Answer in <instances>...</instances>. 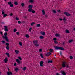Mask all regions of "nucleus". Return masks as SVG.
<instances>
[{
  "instance_id": "ea45409f",
  "label": "nucleus",
  "mask_w": 75,
  "mask_h": 75,
  "mask_svg": "<svg viewBox=\"0 0 75 75\" xmlns=\"http://www.w3.org/2000/svg\"><path fill=\"white\" fill-rule=\"evenodd\" d=\"M2 14L3 15L4 14V10H3L2 12Z\"/></svg>"
},
{
  "instance_id": "5fc2aeb1",
  "label": "nucleus",
  "mask_w": 75,
  "mask_h": 75,
  "mask_svg": "<svg viewBox=\"0 0 75 75\" xmlns=\"http://www.w3.org/2000/svg\"><path fill=\"white\" fill-rule=\"evenodd\" d=\"M63 19H64L63 20L64 21H66V19H65V18H64Z\"/></svg>"
},
{
  "instance_id": "a211bd4d",
  "label": "nucleus",
  "mask_w": 75,
  "mask_h": 75,
  "mask_svg": "<svg viewBox=\"0 0 75 75\" xmlns=\"http://www.w3.org/2000/svg\"><path fill=\"white\" fill-rule=\"evenodd\" d=\"M32 10H33V9H32V8H31L30 9H29L28 10V11H29V12H31Z\"/></svg>"
},
{
  "instance_id": "cd10ccee",
  "label": "nucleus",
  "mask_w": 75,
  "mask_h": 75,
  "mask_svg": "<svg viewBox=\"0 0 75 75\" xmlns=\"http://www.w3.org/2000/svg\"><path fill=\"white\" fill-rule=\"evenodd\" d=\"M14 4L15 5H18V2H15Z\"/></svg>"
},
{
  "instance_id": "e2e57ef3",
  "label": "nucleus",
  "mask_w": 75,
  "mask_h": 75,
  "mask_svg": "<svg viewBox=\"0 0 75 75\" xmlns=\"http://www.w3.org/2000/svg\"><path fill=\"white\" fill-rule=\"evenodd\" d=\"M50 60H49L48 61V63H50Z\"/></svg>"
},
{
  "instance_id": "79ce46f5",
  "label": "nucleus",
  "mask_w": 75,
  "mask_h": 75,
  "mask_svg": "<svg viewBox=\"0 0 75 75\" xmlns=\"http://www.w3.org/2000/svg\"><path fill=\"white\" fill-rule=\"evenodd\" d=\"M18 58H19V59H20V61L22 60V59L20 57H18Z\"/></svg>"
},
{
  "instance_id": "f704fd0d",
  "label": "nucleus",
  "mask_w": 75,
  "mask_h": 75,
  "mask_svg": "<svg viewBox=\"0 0 75 75\" xmlns=\"http://www.w3.org/2000/svg\"><path fill=\"white\" fill-rule=\"evenodd\" d=\"M73 41V40H69V43H71V42H72Z\"/></svg>"
},
{
  "instance_id": "aec40b11",
  "label": "nucleus",
  "mask_w": 75,
  "mask_h": 75,
  "mask_svg": "<svg viewBox=\"0 0 75 75\" xmlns=\"http://www.w3.org/2000/svg\"><path fill=\"white\" fill-rule=\"evenodd\" d=\"M42 13L43 15H45V11L44 9L42 10Z\"/></svg>"
},
{
  "instance_id": "e433bc0d",
  "label": "nucleus",
  "mask_w": 75,
  "mask_h": 75,
  "mask_svg": "<svg viewBox=\"0 0 75 75\" xmlns=\"http://www.w3.org/2000/svg\"><path fill=\"white\" fill-rule=\"evenodd\" d=\"M10 6L11 7H13V4H11L10 5Z\"/></svg>"
},
{
  "instance_id": "0eeeda50",
  "label": "nucleus",
  "mask_w": 75,
  "mask_h": 75,
  "mask_svg": "<svg viewBox=\"0 0 75 75\" xmlns=\"http://www.w3.org/2000/svg\"><path fill=\"white\" fill-rule=\"evenodd\" d=\"M7 75H13V73L11 72L8 71L7 73Z\"/></svg>"
},
{
  "instance_id": "4d7b16f0",
  "label": "nucleus",
  "mask_w": 75,
  "mask_h": 75,
  "mask_svg": "<svg viewBox=\"0 0 75 75\" xmlns=\"http://www.w3.org/2000/svg\"><path fill=\"white\" fill-rule=\"evenodd\" d=\"M16 65H17V64H16V63H15L14 64V66H15V67H16Z\"/></svg>"
},
{
  "instance_id": "412c9836",
  "label": "nucleus",
  "mask_w": 75,
  "mask_h": 75,
  "mask_svg": "<svg viewBox=\"0 0 75 75\" xmlns=\"http://www.w3.org/2000/svg\"><path fill=\"white\" fill-rule=\"evenodd\" d=\"M19 44L20 46H22V45H23V43H22V42H19Z\"/></svg>"
},
{
  "instance_id": "2eb2a0df",
  "label": "nucleus",
  "mask_w": 75,
  "mask_h": 75,
  "mask_svg": "<svg viewBox=\"0 0 75 75\" xmlns=\"http://www.w3.org/2000/svg\"><path fill=\"white\" fill-rule=\"evenodd\" d=\"M40 39H44V36H40Z\"/></svg>"
},
{
  "instance_id": "c756f323",
  "label": "nucleus",
  "mask_w": 75,
  "mask_h": 75,
  "mask_svg": "<svg viewBox=\"0 0 75 75\" xmlns=\"http://www.w3.org/2000/svg\"><path fill=\"white\" fill-rule=\"evenodd\" d=\"M7 14H4V17H7Z\"/></svg>"
},
{
  "instance_id": "2f4dec72",
  "label": "nucleus",
  "mask_w": 75,
  "mask_h": 75,
  "mask_svg": "<svg viewBox=\"0 0 75 75\" xmlns=\"http://www.w3.org/2000/svg\"><path fill=\"white\" fill-rule=\"evenodd\" d=\"M25 37H26V38H29V37H30V36L28 35H25Z\"/></svg>"
},
{
  "instance_id": "dca6fc26",
  "label": "nucleus",
  "mask_w": 75,
  "mask_h": 75,
  "mask_svg": "<svg viewBox=\"0 0 75 75\" xmlns=\"http://www.w3.org/2000/svg\"><path fill=\"white\" fill-rule=\"evenodd\" d=\"M55 36H56V37H60V35L56 33L55 35Z\"/></svg>"
},
{
  "instance_id": "a18cd8bd",
  "label": "nucleus",
  "mask_w": 75,
  "mask_h": 75,
  "mask_svg": "<svg viewBox=\"0 0 75 75\" xmlns=\"http://www.w3.org/2000/svg\"><path fill=\"white\" fill-rule=\"evenodd\" d=\"M16 20H19V18H17V17H16Z\"/></svg>"
},
{
  "instance_id": "f3484780",
  "label": "nucleus",
  "mask_w": 75,
  "mask_h": 75,
  "mask_svg": "<svg viewBox=\"0 0 75 75\" xmlns=\"http://www.w3.org/2000/svg\"><path fill=\"white\" fill-rule=\"evenodd\" d=\"M52 12H53V13H54V14H55L57 13V12L56 11H55V10H53L52 11Z\"/></svg>"
},
{
  "instance_id": "473e14b6",
  "label": "nucleus",
  "mask_w": 75,
  "mask_h": 75,
  "mask_svg": "<svg viewBox=\"0 0 75 75\" xmlns=\"http://www.w3.org/2000/svg\"><path fill=\"white\" fill-rule=\"evenodd\" d=\"M34 2V1L33 0H30L29 1V3H33Z\"/></svg>"
},
{
  "instance_id": "09e8293b",
  "label": "nucleus",
  "mask_w": 75,
  "mask_h": 75,
  "mask_svg": "<svg viewBox=\"0 0 75 75\" xmlns=\"http://www.w3.org/2000/svg\"><path fill=\"white\" fill-rule=\"evenodd\" d=\"M54 42L55 44H58V42L56 41H54Z\"/></svg>"
},
{
  "instance_id": "6e6552de",
  "label": "nucleus",
  "mask_w": 75,
  "mask_h": 75,
  "mask_svg": "<svg viewBox=\"0 0 75 75\" xmlns=\"http://www.w3.org/2000/svg\"><path fill=\"white\" fill-rule=\"evenodd\" d=\"M43 63H44V62L43 61H41L40 63V67H43Z\"/></svg>"
},
{
  "instance_id": "338daca9",
  "label": "nucleus",
  "mask_w": 75,
  "mask_h": 75,
  "mask_svg": "<svg viewBox=\"0 0 75 75\" xmlns=\"http://www.w3.org/2000/svg\"><path fill=\"white\" fill-rule=\"evenodd\" d=\"M56 75H59V73H57L56 74Z\"/></svg>"
},
{
  "instance_id": "4c0bfd02",
  "label": "nucleus",
  "mask_w": 75,
  "mask_h": 75,
  "mask_svg": "<svg viewBox=\"0 0 75 75\" xmlns=\"http://www.w3.org/2000/svg\"><path fill=\"white\" fill-rule=\"evenodd\" d=\"M6 45H7V46H9V43H6Z\"/></svg>"
},
{
  "instance_id": "37998d69",
  "label": "nucleus",
  "mask_w": 75,
  "mask_h": 75,
  "mask_svg": "<svg viewBox=\"0 0 75 75\" xmlns=\"http://www.w3.org/2000/svg\"><path fill=\"white\" fill-rule=\"evenodd\" d=\"M70 58L71 59H73V57L72 56H70Z\"/></svg>"
},
{
  "instance_id": "7ed1b4c3",
  "label": "nucleus",
  "mask_w": 75,
  "mask_h": 75,
  "mask_svg": "<svg viewBox=\"0 0 75 75\" xmlns=\"http://www.w3.org/2000/svg\"><path fill=\"white\" fill-rule=\"evenodd\" d=\"M4 30L5 31L7 32L8 31V26H4Z\"/></svg>"
},
{
  "instance_id": "c03bdc74",
  "label": "nucleus",
  "mask_w": 75,
  "mask_h": 75,
  "mask_svg": "<svg viewBox=\"0 0 75 75\" xmlns=\"http://www.w3.org/2000/svg\"><path fill=\"white\" fill-rule=\"evenodd\" d=\"M17 31V29H14L13 32L14 33H15V32H16Z\"/></svg>"
},
{
  "instance_id": "864d4df0",
  "label": "nucleus",
  "mask_w": 75,
  "mask_h": 75,
  "mask_svg": "<svg viewBox=\"0 0 75 75\" xmlns=\"http://www.w3.org/2000/svg\"><path fill=\"white\" fill-rule=\"evenodd\" d=\"M19 34H20V33H19V32H16V34H17V35H19Z\"/></svg>"
},
{
  "instance_id": "8fccbe9b",
  "label": "nucleus",
  "mask_w": 75,
  "mask_h": 75,
  "mask_svg": "<svg viewBox=\"0 0 75 75\" xmlns=\"http://www.w3.org/2000/svg\"><path fill=\"white\" fill-rule=\"evenodd\" d=\"M23 69L24 71H25L26 69V67H24L23 68Z\"/></svg>"
},
{
  "instance_id": "58836bf2",
  "label": "nucleus",
  "mask_w": 75,
  "mask_h": 75,
  "mask_svg": "<svg viewBox=\"0 0 75 75\" xmlns=\"http://www.w3.org/2000/svg\"><path fill=\"white\" fill-rule=\"evenodd\" d=\"M21 6H22V7H24V4L22 3L21 4Z\"/></svg>"
},
{
  "instance_id": "f257e3e1",
  "label": "nucleus",
  "mask_w": 75,
  "mask_h": 75,
  "mask_svg": "<svg viewBox=\"0 0 75 75\" xmlns=\"http://www.w3.org/2000/svg\"><path fill=\"white\" fill-rule=\"evenodd\" d=\"M33 44H34L35 45L36 47H38V46H39V45L37 44L38 42V40H33Z\"/></svg>"
},
{
  "instance_id": "680f3d73",
  "label": "nucleus",
  "mask_w": 75,
  "mask_h": 75,
  "mask_svg": "<svg viewBox=\"0 0 75 75\" xmlns=\"http://www.w3.org/2000/svg\"><path fill=\"white\" fill-rule=\"evenodd\" d=\"M13 15V13H11L10 16H12Z\"/></svg>"
},
{
  "instance_id": "49530a36",
  "label": "nucleus",
  "mask_w": 75,
  "mask_h": 75,
  "mask_svg": "<svg viewBox=\"0 0 75 75\" xmlns=\"http://www.w3.org/2000/svg\"><path fill=\"white\" fill-rule=\"evenodd\" d=\"M1 42H2V44H3H3H4V43L6 42H5V41H2Z\"/></svg>"
},
{
  "instance_id": "7c9ffc66",
  "label": "nucleus",
  "mask_w": 75,
  "mask_h": 75,
  "mask_svg": "<svg viewBox=\"0 0 75 75\" xmlns=\"http://www.w3.org/2000/svg\"><path fill=\"white\" fill-rule=\"evenodd\" d=\"M6 49H7V50H9V47H8V46H6Z\"/></svg>"
},
{
  "instance_id": "bb28decb",
  "label": "nucleus",
  "mask_w": 75,
  "mask_h": 75,
  "mask_svg": "<svg viewBox=\"0 0 75 75\" xmlns=\"http://www.w3.org/2000/svg\"><path fill=\"white\" fill-rule=\"evenodd\" d=\"M62 74L63 75H66V74H65L64 71H62Z\"/></svg>"
},
{
  "instance_id": "774afa93",
  "label": "nucleus",
  "mask_w": 75,
  "mask_h": 75,
  "mask_svg": "<svg viewBox=\"0 0 75 75\" xmlns=\"http://www.w3.org/2000/svg\"><path fill=\"white\" fill-rule=\"evenodd\" d=\"M60 11V10H57V11L58 12H60V11Z\"/></svg>"
},
{
  "instance_id": "393cba45",
  "label": "nucleus",
  "mask_w": 75,
  "mask_h": 75,
  "mask_svg": "<svg viewBox=\"0 0 75 75\" xmlns=\"http://www.w3.org/2000/svg\"><path fill=\"white\" fill-rule=\"evenodd\" d=\"M37 27H39L40 26V24H37L36 25Z\"/></svg>"
},
{
  "instance_id": "f03ea898",
  "label": "nucleus",
  "mask_w": 75,
  "mask_h": 75,
  "mask_svg": "<svg viewBox=\"0 0 75 75\" xmlns=\"http://www.w3.org/2000/svg\"><path fill=\"white\" fill-rule=\"evenodd\" d=\"M2 37H3L5 39L6 41L7 42H9V40H8V37L7 36H2Z\"/></svg>"
},
{
  "instance_id": "052dcab7",
  "label": "nucleus",
  "mask_w": 75,
  "mask_h": 75,
  "mask_svg": "<svg viewBox=\"0 0 75 75\" xmlns=\"http://www.w3.org/2000/svg\"><path fill=\"white\" fill-rule=\"evenodd\" d=\"M21 23H23V24H24V23H25V22L24 21H22Z\"/></svg>"
},
{
  "instance_id": "4468645a",
  "label": "nucleus",
  "mask_w": 75,
  "mask_h": 75,
  "mask_svg": "<svg viewBox=\"0 0 75 75\" xmlns=\"http://www.w3.org/2000/svg\"><path fill=\"white\" fill-rule=\"evenodd\" d=\"M60 50H62V51H64L65 50V49H64V48H63L62 47H60Z\"/></svg>"
},
{
  "instance_id": "c9c22d12",
  "label": "nucleus",
  "mask_w": 75,
  "mask_h": 75,
  "mask_svg": "<svg viewBox=\"0 0 75 75\" xmlns=\"http://www.w3.org/2000/svg\"><path fill=\"white\" fill-rule=\"evenodd\" d=\"M15 52H16V54H18V51L17 50H15Z\"/></svg>"
},
{
  "instance_id": "69168bd1",
  "label": "nucleus",
  "mask_w": 75,
  "mask_h": 75,
  "mask_svg": "<svg viewBox=\"0 0 75 75\" xmlns=\"http://www.w3.org/2000/svg\"><path fill=\"white\" fill-rule=\"evenodd\" d=\"M50 62V63H52V60H51Z\"/></svg>"
},
{
  "instance_id": "72a5a7b5",
  "label": "nucleus",
  "mask_w": 75,
  "mask_h": 75,
  "mask_svg": "<svg viewBox=\"0 0 75 75\" xmlns=\"http://www.w3.org/2000/svg\"><path fill=\"white\" fill-rule=\"evenodd\" d=\"M40 57H41L42 58H44V57H43V55L42 54H40Z\"/></svg>"
},
{
  "instance_id": "c85d7f7f",
  "label": "nucleus",
  "mask_w": 75,
  "mask_h": 75,
  "mask_svg": "<svg viewBox=\"0 0 75 75\" xmlns=\"http://www.w3.org/2000/svg\"><path fill=\"white\" fill-rule=\"evenodd\" d=\"M8 4L9 5H11V4H12V3H11V1H10L8 2Z\"/></svg>"
},
{
  "instance_id": "9d476101",
  "label": "nucleus",
  "mask_w": 75,
  "mask_h": 75,
  "mask_svg": "<svg viewBox=\"0 0 75 75\" xmlns=\"http://www.w3.org/2000/svg\"><path fill=\"white\" fill-rule=\"evenodd\" d=\"M54 48L55 50H60V47L55 46V47H54Z\"/></svg>"
},
{
  "instance_id": "3c124183",
  "label": "nucleus",
  "mask_w": 75,
  "mask_h": 75,
  "mask_svg": "<svg viewBox=\"0 0 75 75\" xmlns=\"http://www.w3.org/2000/svg\"><path fill=\"white\" fill-rule=\"evenodd\" d=\"M53 40L54 41H57V38H54L53 39Z\"/></svg>"
},
{
  "instance_id": "39448f33",
  "label": "nucleus",
  "mask_w": 75,
  "mask_h": 75,
  "mask_svg": "<svg viewBox=\"0 0 75 75\" xmlns=\"http://www.w3.org/2000/svg\"><path fill=\"white\" fill-rule=\"evenodd\" d=\"M51 55V53L50 52H48L45 55L46 56H47V57H48V56H50V55Z\"/></svg>"
},
{
  "instance_id": "4be33fe9",
  "label": "nucleus",
  "mask_w": 75,
  "mask_h": 75,
  "mask_svg": "<svg viewBox=\"0 0 75 75\" xmlns=\"http://www.w3.org/2000/svg\"><path fill=\"white\" fill-rule=\"evenodd\" d=\"M7 32H5L4 33V35L5 36V37H7Z\"/></svg>"
},
{
  "instance_id": "a878e982",
  "label": "nucleus",
  "mask_w": 75,
  "mask_h": 75,
  "mask_svg": "<svg viewBox=\"0 0 75 75\" xmlns=\"http://www.w3.org/2000/svg\"><path fill=\"white\" fill-rule=\"evenodd\" d=\"M34 24H35V23H34V22H32V23H31L30 25L32 26H33V25H34Z\"/></svg>"
},
{
  "instance_id": "6e6d98bb",
  "label": "nucleus",
  "mask_w": 75,
  "mask_h": 75,
  "mask_svg": "<svg viewBox=\"0 0 75 75\" xmlns=\"http://www.w3.org/2000/svg\"><path fill=\"white\" fill-rule=\"evenodd\" d=\"M18 24H20L21 23V21H18Z\"/></svg>"
},
{
  "instance_id": "0e129e2a",
  "label": "nucleus",
  "mask_w": 75,
  "mask_h": 75,
  "mask_svg": "<svg viewBox=\"0 0 75 75\" xmlns=\"http://www.w3.org/2000/svg\"><path fill=\"white\" fill-rule=\"evenodd\" d=\"M60 55H62V52H60Z\"/></svg>"
},
{
  "instance_id": "603ef678",
  "label": "nucleus",
  "mask_w": 75,
  "mask_h": 75,
  "mask_svg": "<svg viewBox=\"0 0 75 75\" xmlns=\"http://www.w3.org/2000/svg\"><path fill=\"white\" fill-rule=\"evenodd\" d=\"M18 68H17L15 69V71H18Z\"/></svg>"
},
{
  "instance_id": "423d86ee",
  "label": "nucleus",
  "mask_w": 75,
  "mask_h": 75,
  "mask_svg": "<svg viewBox=\"0 0 75 75\" xmlns=\"http://www.w3.org/2000/svg\"><path fill=\"white\" fill-rule=\"evenodd\" d=\"M66 64V62H63V63L62 64V67L63 68H64V67H65V64Z\"/></svg>"
},
{
  "instance_id": "20e7f679",
  "label": "nucleus",
  "mask_w": 75,
  "mask_h": 75,
  "mask_svg": "<svg viewBox=\"0 0 75 75\" xmlns=\"http://www.w3.org/2000/svg\"><path fill=\"white\" fill-rule=\"evenodd\" d=\"M64 14L66 15V16H70L71 15V14L67 12H65Z\"/></svg>"
},
{
  "instance_id": "f8f14e48",
  "label": "nucleus",
  "mask_w": 75,
  "mask_h": 75,
  "mask_svg": "<svg viewBox=\"0 0 75 75\" xmlns=\"http://www.w3.org/2000/svg\"><path fill=\"white\" fill-rule=\"evenodd\" d=\"M28 7L29 9H30L31 8H32L33 7V5H29Z\"/></svg>"
},
{
  "instance_id": "de8ad7c7",
  "label": "nucleus",
  "mask_w": 75,
  "mask_h": 75,
  "mask_svg": "<svg viewBox=\"0 0 75 75\" xmlns=\"http://www.w3.org/2000/svg\"><path fill=\"white\" fill-rule=\"evenodd\" d=\"M32 28H30L29 29V31L30 32H31Z\"/></svg>"
},
{
  "instance_id": "13d9d810",
  "label": "nucleus",
  "mask_w": 75,
  "mask_h": 75,
  "mask_svg": "<svg viewBox=\"0 0 75 75\" xmlns=\"http://www.w3.org/2000/svg\"><path fill=\"white\" fill-rule=\"evenodd\" d=\"M0 34H1L2 35H3V32H0Z\"/></svg>"
},
{
  "instance_id": "1a4fd4ad",
  "label": "nucleus",
  "mask_w": 75,
  "mask_h": 75,
  "mask_svg": "<svg viewBox=\"0 0 75 75\" xmlns=\"http://www.w3.org/2000/svg\"><path fill=\"white\" fill-rule=\"evenodd\" d=\"M4 61L5 63H7L8 61V59H7V57H6L5 58V59H4Z\"/></svg>"
},
{
  "instance_id": "6ab92c4d",
  "label": "nucleus",
  "mask_w": 75,
  "mask_h": 75,
  "mask_svg": "<svg viewBox=\"0 0 75 75\" xmlns=\"http://www.w3.org/2000/svg\"><path fill=\"white\" fill-rule=\"evenodd\" d=\"M6 54L7 55L8 57H10V55H9V53H6Z\"/></svg>"
},
{
  "instance_id": "a19ab883",
  "label": "nucleus",
  "mask_w": 75,
  "mask_h": 75,
  "mask_svg": "<svg viewBox=\"0 0 75 75\" xmlns=\"http://www.w3.org/2000/svg\"><path fill=\"white\" fill-rule=\"evenodd\" d=\"M31 12H32V13H35V11L34 10H32Z\"/></svg>"
},
{
  "instance_id": "b1692460",
  "label": "nucleus",
  "mask_w": 75,
  "mask_h": 75,
  "mask_svg": "<svg viewBox=\"0 0 75 75\" xmlns=\"http://www.w3.org/2000/svg\"><path fill=\"white\" fill-rule=\"evenodd\" d=\"M66 33H69V30H66Z\"/></svg>"
},
{
  "instance_id": "9b49d317",
  "label": "nucleus",
  "mask_w": 75,
  "mask_h": 75,
  "mask_svg": "<svg viewBox=\"0 0 75 75\" xmlns=\"http://www.w3.org/2000/svg\"><path fill=\"white\" fill-rule=\"evenodd\" d=\"M40 34H41L42 35H45V33L44 32H41Z\"/></svg>"
},
{
  "instance_id": "bf43d9fd",
  "label": "nucleus",
  "mask_w": 75,
  "mask_h": 75,
  "mask_svg": "<svg viewBox=\"0 0 75 75\" xmlns=\"http://www.w3.org/2000/svg\"><path fill=\"white\" fill-rule=\"evenodd\" d=\"M42 51V49H40L39 50V52H41Z\"/></svg>"
},
{
  "instance_id": "5701e85b",
  "label": "nucleus",
  "mask_w": 75,
  "mask_h": 75,
  "mask_svg": "<svg viewBox=\"0 0 75 75\" xmlns=\"http://www.w3.org/2000/svg\"><path fill=\"white\" fill-rule=\"evenodd\" d=\"M50 52H52L54 51L53 49H50Z\"/></svg>"
},
{
  "instance_id": "ddd939ff",
  "label": "nucleus",
  "mask_w": 75,
  "mask_h": 75,
  "mask_svg": "<svg viewBox=\"0 0 75 75\" xmlns=\"http://www.w3.org/2000/svg\"><path fill=\"white\" fill-rule=\"evenodd\" d=\"M16 61L18 64H20V63H21V62H20V61H19V60H18V59H16Z\"/></svg>"
}]
</instances>
